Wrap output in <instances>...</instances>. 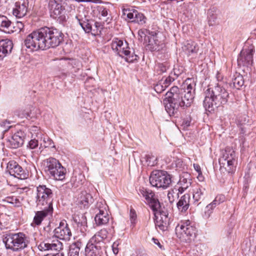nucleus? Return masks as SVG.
<instances>
[{
  "label": "nucleus",
  "mask_w": 256,
  "mask_h": 256,
  "mask_svg": "<svg viewBox=\"0 0 256 256\" xmlns=\"http://www.w3.org/2000/svg\"><path fill=\"white\" fill-rule=\"evenodd\" d=\"M30 132L32 134V138H36L39 139H42L44 134L42 133L40 128L36 126H32L30 128Z\"/></svg>",
  "instance_id": "obj_41"
},
{
  "label": "nucleus",
  "mask_w": 256,
  "mask_h": 256,
  "mask_svg": "<svg viewBox=\"0 0 256 256\" xmlns=\"http://www.w3.org/2000/svg\"><path fill=\"white\" fill-rule=\"evenodd\" d=\"M191 118L190 117H187L182 120V126L184 128H187L190 124Z\"/></svg>",
  "instance_id": "obj_52"
},
{
  "label": "nucleus",
  "mask_w": 256,
  "mask_h": 256,
  "mask_svg": "<svg viewBox=\"0 0 256 256\" xmlns=\"http://www.w3.org/2000/svg\"><path fill=\"white\" fill-rule=\"evenodd\" d=\"M190 196L185 194L182 196L177 203V207L179 211L181 212H186L190 206Z\"/></svg>",
  "instance_id": "obj_29"
},
{
  "label": "nucleus",
  "mask_w": 256,
  "mask_h": 256,
  "mask_svg": "<svg viewBox=\"0 0 256 256\" xmlns=\"http://www.w3.org/2000/svg\"><path fill=\"white\" fill-rule=\"evenodd\" d=\"M120 244V240H117L116 242H114L112 244V252L115 255H116L118 253L119 250L118 247Z\"/></svg>",
  "instance_id": "obj_51"
},
{
  "label": "nucleus",
  "mask_w": 256,
  "mask_h": 256,
  "mask_svg": "<svg viewBox=\"0 0 256 256\" xmlns=\"http://www.w3.org/2000/svg\"><path fill=\"white\" fill-rule=\"evenodd\" d=\"M40 142H42L40 143V148H54V150H56V146L52 140L48 136H45L43 135L42 138L40 139Z\"/></svg>",
  "instance_id": "obj_32"
},
{
  "label": "nucleus",
  "mask_w": 256,
  "mask_h": 256,
  "mask_svg": "<svg viewBox=\"0 0 256 256\" xmlns=\"http://www.w3.org/2000/svg\"><path fill=\"white\" fill-rule=\"evenodd\" d=\"M148 34V30L146 29H140L138 31V35L140 37L139 38H145Z\"/></svg>",
  "instance_id": "obj_54"
},
{
  "label": "nucleus",
  "mask_w": 256,
  "mask_h": 256,
  "mask_svg": "<svg viewBox=\"0 0 256 256\" xmlns=\"http://www.w3.org/2000/svg\"><path fill=\"white\" fill-rule=\"evenodd\" d=\"M205 189L199 186L193 190V198L195 202H198L203 198Z\"/></svg>",
  "instance_id": "obj_36"
},
{
  "label": "nucleus",
  "mask_w": 256,
  "mask_h": 256,
  "mask_svg": "<svg viewBox=\"0 0 256 256\" xmlns=\"http://www.w3.org/2000/svg\"><path fill=\"white\" fill-rule=\"evenodd\" d=\"M78 2H94L92 0H76Z\"/></svg>",
  "instance_id": "obj_60"
},
{
  "label": "nucleus",
  "mask_w": 256,
  "mask_h": 256,
  "mask_svg": "<svg viewBox=\"0 0 256 256\" xmlns=\"http://www.w3.org/2000/svg\"><path fill=\"white\" fill-rule=\"evenodd\" d=\"M168 67V63H159L156 66V70L160 74H162L166 72Z\"/></svg>",
  "instance_id": "obj_44"
},
{
  "label": "nucleus",
  "mask_w": 256,
  "mask_h": 256,
  "mask_svg": "<svg viewBox=\"0 0 256 256\" xmlns=\"http://www.w3.org/2000/svg\"><path fill=\"white\" fill-rule=\"evenodd\" d=\"M82 246V244L79 240L72 243L70 246L68 256H79L80 250Z\"/></svg>",
  "instance_id": "obj_31"
},
{
  "label": "nucleus",
  "mask_w": 256,
  "mask_h": 256,
  "mask_svg": "<svg viewBox=\"0 0 256 256\" xmlns=\"http://www.w3.org/2000/svg\"><path fill=\"white\" fill-rule=\"evenodd\" d=\"M174 80V78H172L170 76L168 77H164L160 80L161 82V84L164 85V87L166 88H168L170 84Z\"/></svg>",
  "instance_id": "obj_46"
},
{
  "label": "nucleus",
  "mask_w": 256,
  "mask_h": 256,
  "mask_svg": "<svg viewBox=\"0 0 256 256\" xmlns=\"http://www.w3.org/2000/svg\"><path fill=\"white\" fill-rule=\"evenodd\" d=\"M84 176L82 174H78V175L74 176L71 179L72 182L76 187H78L82 185L84 182Z\"/></svg>",
  "instance_id": "obj_40"
},
{
  "label": "nucleus",
  "mask_w": 256,
  "mask_h": 256,
  "mask_svg": "<svg viewBox=\"0 0 256 256\" xmlns=\"http://www.w3.org/2000/svg\"><path fill=\"white\" fill-rule=\"evenodd\" d=\"M172 178L166 171H154L150 176V182L152 186L167 188L172 183Z\"/></svg>",
  "instance_id": "obj_10"
},
{
  "label": "nucleus",
  "mask_w": 256,
  "mask_h": 256,
  "mask_svg": "<svg viewBox=\"0 0 256 256\" xmlns=\"http://www.w3.org/2000/svg\"><path fill=\"white\" fill-rule=\"evenodd\" d=\"M136 214L134 211L132 210H130V217L131 219V222L132 223L134 222L136 218Z\"/></svg>",
  "instance_id": "obj_55"
},
{
  "label": "nucleus",
  "mask_w": 256,
  "mask_h": 256,
  "mask_svg": "<svg viewBox=\"0 0 256 256\" xmlns=\"http://www.w3.org/2000/svg\"><path fill=\"white\" fill-rule=\"evenodd\" d=\"M236 158L234 150L230 148H226L219 158L220 169L224 168L228 173L233 172L236 169Z\"/></svg>",
  "instance_id": "obj_9"
},
{
  "label": "nucleus",
  "mask_w": 256,
  "mask_h": 256,
  "mask_svg": "<svg viewBox=\"0 0 256 256\" xmlns=\"http://www.w3.org/2000/svg\"><path fill=\"white\" fill-rule=\"evenodd\" d=\"M232 80L233 86L235 88L239 89L244 84L243 76L238 74H236Z\"/></svg>",
  "instance_id": "obj_39"
},
{
  "label": "nucleus",
  "mask_w": 256,
  "mask_h": 256,
  "mask_svg": "<svg viewBox=\"0 0 256 256\" xmlns=\"http://www.w3.org/2000/svg\"><path fill=\"white\" fill-rule=\"evenodd\" d=\"M214 208L212 206L209 204H208L204 208V213L203 216L205 218H208L213 213Z\"/></svg>",
  "instance_id": "obj_42"
},
{
  "label": "nucleus",
  "mask_w": 256,
  "mask_h": 256,
  "mask_svg": "<svg viewBox=\"0 0 256 256\" xmlns=\"http://www.w3.org/2000/svg\"><path fill=\"white\" fill-rule=\"evenodd\" d=\"M92 202V196L86 191L82 192L78 198V204L80 208H88Z\"/></svg>",
  "instance_id": "obj_24"
},
{
  "label": "nucleus",
  "mask_w": 256,
  "mask_h": 256,
  "mask_svg": "<svg viewBox=\"0 0 256 256\" xmlns=\"http://www.w3.org/2000/svg\"><path fill=\"white\" fill-rule=\"evenodd\" d=\"M172 1L176 2H180L183 1V0H171Z\"/></svg>",
  "instance_id": "obj_62"
},
{
  "label": "nucleus",
  "mask_w": 256,
  "mask_h": 256,
  "mask_svg": "<svg viewBox=\"0 0 256 256\" xmlns=\"http://www.w3.org/2000/svg\"><path fill=\"white\" fill-rule=\"evenodd\" d=\"M138 194L146 200V202L150 205L152 210L160 209V204L156 198L154 194L150 190L144 188H140Z\"/></svg>",
  "instance_id": "obj_13"
},
{
  "label": "nucleus",
  "mask_w": 256,
  "mask_h": 256,
  "mask_svg": "<svg viewBox=\"0 0 256 256\" xmlns=\"http://www.w3.org/2000/svg\"><path fill=\"white\" fill-rule=\"evenodd\" d=\"M62 40L63 34L58 29L44 27L29 34L24 43L26 48L30 51H36L56 47Z\"/></svg>",
  "instance_id": "obj_2"
},
{
  "label": "nucleus",
  "mask_w": 256,
  "mask_h": 256,
  "mask_svg": "<svg viewBox=\"0 0 256 256\" xmlns=\"http://www.w3.org/2000/svg\"><path fill=\"white\" fill-rule=\"evenodd\" d=\"M157 158L152 153L146 154L142 158V161H144L148 166H154L156 164Z\"/></svg>",
  "instance_id": "obj_34"
},
{
  "label": "nucleus",
  "mask_w": 256,
  "mask_h": 256,
  "mask_svg": "<svg viewBox=\"0 0 256 256\" xmlns=\"http://www.w3.org/2000/svg\"><path fill=\"white\" fill-rule=\"evenodd\" d=\"M12 33L14 32H20L24 27L23 23L21 22L18 21L15 24L12 23Z\"/></svg>",
  "instance_id": "obj_43"
},
{
  "label": "nucleus",
  "mask_w": 256,
  "mask_h": 256,
  "mask_svg": "<svg viewBox=\"0 0 256 256\" xmlns=\"http://www.w3.org/2000/svg\"><path fill=\"white\" fill-rule=\"evenodd\" d=\"M27 6L25 2H16L13 8V14L18 18H22L27 12Z\"/></svg>",
  "instance_id": "obj_26"
},
{
  "label": "nucleus",
  "mask_w": 256,
  "mask_h": 256,
  "mask_svg": "<svg viewBox=\"0 0 256 256\" xmlns=\"http://www.w3.org/2000/svg\"><path fill=\"white\" fill-rule=\"evenodd\" d=\"M6 168L10 175L18 179L24 180L28 176V173L15 161H10Z\"/></svg>",
  "instance_id": "obj_19"
},
{
  "label": "nucleus",
  "mask_w": 256,
  "mask_h": 256,
  "mask_svg": "<svg viewBox=\"0 0 256 256\" xmlns=\"http://www.w3.org/2000/svg\"><path fill=\"white\" fill-rule=\"evenodd\" d=\"M111 47L115 54L120 56L124 57L128 62H133L138 58L134 52L130 50L128 44L126 40L114 38L112 42Z\"/></svg>",
  "instance_id": "obj_7"
},
{
  "label": "nucleus",
  "mask_w": 256,
  "mask_h": 256,
  "mask_svg": "<svg viewBox=\"0 0 256 256\" xmlns=\"http://www.w3.org/2000/svg\"><path fill=\"white\" fill-rule=\"evenodd\" d=\"M210 204L212 206H213L214 208H216V206H218V205L217 204H216V203H215L213 201Z\"/></svg>",
  "instance_id": "obj_61"
},
{
  "label": "nucleus",
  "mask_w": 256,
  "mask_h": 256,
  "mask_svg": "<svg viewBox=\"0 0 256 256\" xmlns=\"http://www.w3.org/2000/svg\"><path fill=\"white\" fill-rule=\"evenodd\" d=\"M166 88V87H164V85L161 84L160 80L154 86V90L157 93H161Z\"/></svg>",
  "instance_id": "obj_48"
},
{
  "label": "nucleus",
  "mask_w": 256,
  "mask_h": 256,
  "mask_svg": "<svg viewBox=\"0 0 256 256\" xmlns=\"http://www.w3.org/2000/svg\"><path fill=\"white\" fill-rule=\"evenodd\" d=\"M108 234L106 229H102L89 240L85 248L86 256H98L104 244L103 240L107 238Z\"/></svg>",
  "instance_id": "obj_6"
},
{
  "label": "nucleus",
  "mask_w": 256,
  "mask_h": 256,
  "mask_svg": "<svg viewBox=\"0 0 256 256\" xmlns=\"http://www.w3.org/2000/svg\"><path fill=\"white\" fill-rule=\"evenodd\" d=\"M155 216V225L156 228H158L162 231L167 230L169 226L170 218L166 212H160V209L153 210Z\"/></svg>",
  "instance_id": "obj_15"
},
{
  "label": "nucleus",
  "mask_w": 256,
  "mask_h": 256,
  "mask_svg": "<svg viewBox=\"0 0 256 256\" xmlns=\"http://www.w3.org/2000/svg\"><path fill=\"white\" fill-rule=\"evenodd\" d=\"M63 0H48V7L50 14V16L53 18H58L64 20L65 16H62L64 8L62 6V2Z\"/></svg>",
  "instance_id": "obj_16"
},
{
  "label": "nucleus",
  "mask_w": 256,
  "mask_h": 256,
  "mask_svg": "<svg viewBox=\"0 0 256 256\" xmlns=\"http://www.w3.org/2000/svg\"><path fill=\"white\" fill-rule=\"evenodd\" d=\"M97 208L98 212L94 218L96 224L98 226L106 224L110 218L107 210L108 206L105 202H98L97 203Z\"/></svg>",
  "instance_id": "obj_14"
},
{
  "label": "nucleus",
  "mask_w": 256,
  "mask_h": 256,
  "mask_svg": "<svg viewBox=\"0 0 256 256\" xmlns=\"http://www.w3.org/2000/svg\"><path fill=\"white\" fill-rule=\"evenodd\" d=\"M44 256H64L62 253L58 252V253H50L44 255Z\"/></svg>",
  "instance_id": "obj_59"
},
{
  "label": "nucleus",
  "mask_w": 256,
  "mask_h": 256,
  "mask_svg": "<svg viewBox=\"0 0 256 256\" xmlns=\"http://www.w3.org/2000/svg\"><path fill=\"white\" fill-rule=\"evenodd\" d=\"M52 208L44 207L42 210L36 212L32 225V226L40 225L46 216L52 214Z\"/></svg>",
  "instance_id": "obj_23"
},
{
  "label": "nucleus",
  "mask_w": 256,
  "mask_h": 256,
  "mask_svg": "<svg viewBox=\"0 0 256 256\" xmlns=\"http://www.w3.org/2000/svg\"><path fill=\"white\" fill-rule=\"evenodd\" d=\"M44 166V170L50 178L56 180H62L64 179L66 170L55 158H50L46 159Z\"/></svg>",
  "instance_id": "obj_8"
},
{
  "label": "nucleus",
  "mask_w": 256,
  "mask_h": 256,
  "mask_svg": "<svg viewBox=\"0 0 256 256\" xmlns=\"http://www.w3.org/2000/svg\"><path fill=\"white\" fill-rule=\"evenodd\" d=\"M54 238L62 240H68L72 236L71 231L66 220L60 222L58 226L54 230Z\"/></svg>",
  "instance_id": "obj_17"
},
{
  "label": "nucleus",
  "mask_w": 256,
  "mask_h": 256,
  "mask_svg": "<svg viewBox=\"0 0 256 256\" xmlns=\"http://www.w3.org/2000/svg\"><path fill=\"white\" fill-rule=\"evenodd\" d=\"M174 164L176 168H180L182 166L183 162L181 160L178 159L175 161Z\"/></svg>",
  "instance_id": "obj_56"
},
{
  "label": "nucleus",
  "mask_w": 256,
  "mask_h": 256,
  "mask_svg": "<svg viewBox=\"0 0 256 256\" xmlns=\"http://www.w3.org/2000/svg\"><path fill=\"white\" fill-rule=\"evenodd\" d=\"M122 10V15L126 16L128 20L130 22L138 23L140 25H143L146 23V18L144 16L134 10L132 7L123 6Z\"/></svg>",
  "instance_id": "obj_12"
},
{
  "label": "nucleus",
  "mask_w": 256,
  "mask_h": 256,
  "mask_svg": "<svg viewBox=\"0 0 256 256\" xmlns=\"http://www.w3.org/2000/svg\"><path fill=\"white\" fill-rule=\"evenodd\" d=\"M193 166L194 169L199 174H201L200 167L198 164H194Z\"/></svg>",
  "instance_id": "obj_58"
},
{
  "label": "nucleus",
  "mask_w": 256,
  "mask_h": 256,
  "mask_svg": "<svg viewBox=\"0 0 256 256\" xmlns=\"http://www.w3.org/2000/svg\"><path fill=\"white\" fill-rule=\"evenodd\" d=\"M191 185V179L188 174H186L184 176H180L178 183V188L180 194L183 193Z\"/></svg>",
  "instance_id": "obj_27"
},
{
  "label": "nucleus",
  "mask_w": 256,
  "mask_h": 256,
  "mask_svg": "<svg viewBox=\"0 0 256 256\" xmlns=\"http://www.w3.org/2000/svg\"><path fill=\"white\" fill-rule=\"evenodd\" d=\"M204 95V106L206 110L209 112L226 104L228 98V93L222 82H218L214 87L208 88L206 90Z\"/></svg>",
  "instance_id": "obj_3"
},
{
  "label": "nucleus",
  "mask_w": 256,
  "mask_h": 256,
  "mask_svg": "<svg viewBox=\"0 0 256 256\" xmlns=\"http://www.w3.org/2000/svg\"><path fill=\"white\" fill-rule=\"evenodd\" d=\"M74 220L77 224L78 230L84 236L87 228V222L86 216L82 215L81 219L78 220L76 217H74Z\"/></svg>",
  "instance_id": "obj_30"
},
{
  "label": "nucleus",
  "mask_w": 256,
  "mask_h": 256,
  "mask_svg": "<svg viewBox=\"0 0 256 256\" xmlns=\"http://www.w3.org/2000/svg\"><path fill=\"white\" fill-rule=\"evenodd\" d=\"M3 241L6 249L13 252L22 251L26 248L30 243L28 238L22 232L7 234Z\"/></svg>",
  "instance_id": "obj_4"
},
{
  "label": "nucleus",
  "mask_w": 256,
  "mask_h": 256,
  "mask_svg": "<svg viewBox=\"0 0 256 256\" xmlns=\"http://www.w3.org/2000/svg\"><path fill=\"white\" fill-rule=\"evenodd\" d=\"M218 10L214 8H210L208 12V22L210 26L214 24L218 18Z\"/></svg>",
  "instance_id": "obj_33"
},
{
  "label": "nucleus",
  "mask_w": 256,
  "mask_h": 256,
  "mask_svg": "<svg viewBox=\"0 0 256 256\" xmlns=\"http://www.w3.org/2000/svg\"><path fill=\"white\" fill-rule=\"evenodd\" d=\"M12 24L8 18L4 16L0 15V30L8 34H12Z\"/></svg>",
  "instance_id": "obj_28"
},
{
  "label": "nucleus",
  "mask_w": 256,
  "mask_h": 256,
  "mask_svg": "<svg viewBox=\"0 0 256 256\" xmlns=\"http://www.w3.org/2000/svg\"><path fill=\"white\" fill-rule=\"evenodd\" d=\"M39 141H40V140H38L36 138H32V140L28 144V147L30 149L36 148L38 146Z\"/></svg>",
  "instance_id": "obj_47"
},
{
  "label": "nucleus",
  "mask_w": 256,
  "mask_h": 256,
  "mask_svg": "<svg viewBox=\"0 0 256 256\" xmlns=\"http://www.w3.org/2000/svg\"><path fill=\"white\" fill-rule=\"evenodd\" d=\"M254 52V47L252 46L248 48L243 49L238 58V63L240 66H248L253 62V54Z\"/></svg>",
  "instance_id": "obj_18"
},
{
  "label": "nucleus",
  "mask_w": 256,
  "mask_h": 256,
  "mask_svg": "<svg viewBox=\"0 0 256 256\" xmlns=\"http://www.w3.org/2000/svg\"><path fill=\"white\" fill-rule=\"evenodd\" d=\"M98 12L99 14L104 17H106L108 14V9L104 6H99L98 7Z\"/></svg>",
  "instance_id": "obj_53"
},
{
  "label": "nucleus",
  "mask_w": 256,
  "mask_h": 256,
  "mask_svg": "<svg viewBox=\"0 0 256 256\" xmlns=\"http://www.w3.org/2000/svg\"><path fill=\"white\" fill-rule=\"evenodd\" d=\"M186 47V52L189 56L197 53L198 48V45L194 42H188Z\"/></svg>",
  "instance_id": "obj_38"
},
{
  "label": "nucleus",
  "mask_w": 256,
  "mask_h": 256,
  "mask_svg": "<svg viewBox=\"0 0 256 256\" xmlns=\"http://www.w3.org/2000/svg\"><path fill=\"white\" fill-rule=\"evenodd\" d=\"M146 46L147 49L151 51L159 50L160 48V42L154 37H152L149 39L148 44Z\"/></svg>",
  "instance_id": "obj_35"
},
{
  "label": "nucleus",
  "mask_w": 256,
  "mask_h": 256,
  "mask_svg": "<svg viewBox=\"0 0 256 256\" xmlns=\"http://www.w3.org/2000/svg\"><path fill=\"white\" fill-rule=\"evenodd\" d=\"M245 122H246V120H244V122H241V124H245Z\"/></svg>",
  "instance_id": "obj_63"
},
{
  "label": "nucleus",
  "mask_w": 256,
  "mask_h": 256,
  "mask_svg": "<svg viewBox=\"0 0 256 256\" xmlns=\"http://www.w3.org/2000/svg\"><path fill=\"white\" fill-rule=\"evenodd\" d=\"M26 134L22 130L17 131L6 142L7 146L12 148H16L22 146L26 138Z\"/></svg>",
  "instance_id": "obj_21"
},
{
  "label": "nucleus",
  "mask_w": 256,
  "mask_h": 256,
  "mask_svg": "<svg viewBox=\"0 0 256 256\" xmlns=\"http://www.w3.org/2000/svg\"><path fill=\"white\" fill-rule=\"evenodd\" d=\"M9 124V122H7L6 120L2 122V123H0V128H1L2 132H6L11 127V126Z\"/></svg>",
  "instance_id": "obj_50"
},
{
  "label": "nucleus",
  "mask_w": 256,
  "mask_h": 256,
  "mask_svg": "<svg viewBox=\"0 0 256 256\" xmlns=\"http://www.w3.org/2000/svg\"><path fill=\"white\" fill-rule=\"evenodd\" d=\"M175 230L177 237L185 242H190L196 236V228L189 220L180 222L176 226Z\"/></svg>",
  "instance_id": "obj_5"
},
{
  "label": "nucleus",
  "mask_w": 256,
  "mask_h": 256,
  "mask_svg": "<svg viewBox=\"0 0 256 256\" xmlns=\"http://www.w3.org/2000/svg\"><path fill=\"white\" fill-rule=\"evenodd\" d=\"M6 200L12 204L14 206H20V200L16 196L7 197Z\"/></svg>",
  "instance_id": "obj_45"
},
{
  "label": "nucleus",
  "mask_w": 256,
  "mask_h": 256,
  "mask_svg": "<svg viewBox=\"0 0 256 256\" xmlns=\"http://www.w3.org/2000/svg\"><path fill=\"white\" fill-rule=\"evenodd\" d=\"M226 200V198L223 194L217 195L215 198L212 200L214 202L216 203L218 205L220 204L221 203L224 202Z\"/></svg>",
  "instance_id": "obj_49"
},
{
  "label": "nucleus",
  "mask_w": 256,
  "mask_h": 256,
  "mask_svg": "<svg viewBox=\"0 0 256 256\" xmlns=\"http://www.w3.org/2000/svg\"><path fill=\"white\" fill-rule=\"evenodd\" d=\"M62 243L56 238H54L52 240L50 238L46 240L38 245V248L40 251L48 250L59 251L62 249Z\"/></svg>",
  "instance_id": "obj_20"
},
{
  "label": "nucleus",
  "mask_w": 256,
  "mask_h": 256,
  "mask_svg": "<svg viewBox=\"0 0 256 256\" xmlns=\"http://www.w3.org/2000/svg\"><path fill=\"white\" fill-rule=\"evenodd\" d=\"M180 194V192L179 191V189L176 187L172 188L168 190V198L170 202L172 203L176 199H177L179 196Z\"/></svg>",
  "instance_id": "obj_37"
},
{
  "label": "nucleus",
  "mask_w": 256,
  "mask_h": 256,
  "mask_svg": "<svg viewBox=\"0 0 256 256\" xmlns=\"http://www.w3.org/2000/svg\"><path fill=\"white\" fill-rule=\"evenodd\" d=\"M196 82L193 78H188L182 84V90L176 86L171 88L166 94L164 100L165 109L168 114L174 116L180 107H190L193 103L195 94Z\"/></svg>",
  "instance_id": "obj_1"
},
{
  "label": "nucleus",
  "mask_w": 256,
  "mask_h": 256,
  "mask_svg": "<svg viewBox=\"0 0 256 256\" xmlns=\"http://www.w3.org/2000/svg\"><path fill=\"white\" fill-rule=\"evenodd\" d=\"M53 194L52 190L46 185H40L36 188V203L40 206L52 208Z\"/></svg>",
  "instance_id": "obj_11"
},
{
  "label": "nucleus",
  "mask_w": 256,
  "mask_h": 256,
  "mask_svg": "<svg viewBox=\"0 0 256 256\" xmlns=\"http://www.w3.org/2000/svg\"><path fill=\"white\" fill-rule=\"evenodd\" d=\"M153 242L157 245L160 249H162V246L160 244L158 240L156 238H152Z\"/></svg>",
  "instance_id": "obj_57"
},
{
  "label": "nucleus",
  "mask_w": 256,
  "mask_h": 256,
  "mask_svg": "<svg viewBox=\"0 0 256 256\" xmlns=\"http://www.w3.org/2000/svg\"><path fill=\"white\" fill-rule=\"evenodd\" d=\"M76 18L78 22L80 25L86 33L90 32L92 34L96 36L98 34V32H100V30H98V27L100 26L98 22H95L93 24V22L88 20H82L78 16H76Z\"/></svg>",
  "instance_id": "obj_22"
},
{
  "label": "nucleus",
  "mask_w": 256,
  "mask_h": 256,
  "mask_svg": "<svg viewBox=\"0 0 256 256\" xmlns=\"http://www.w3.org/2000/svg\"><path fill=\"white\" fill-rule=\"evenodd\" d=\"M13 44L11 40L8 39L0 40V60L10 53Z\"/></svg>",
  "instance_id": "obj_25"
}]
</instances>
